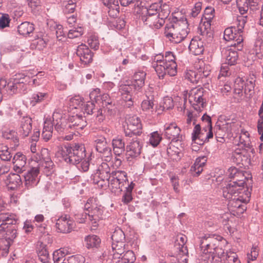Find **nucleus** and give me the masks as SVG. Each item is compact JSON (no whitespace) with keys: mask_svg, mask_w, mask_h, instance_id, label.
<instances>
[{"mask_svg":"<svg viewBox=\"0 0 263 263\" xmlns=\"http://www.w3.org/2000/svg\"><path fill=\"white\" fill-rule=\"evenodd\" d=\"M246 177H236L222 187L223 196L228 200L229 210L236 214H242L246 209V204L250 201L251 193L245 187Z\"/></svg>","mask_w":263,"mask_h":263,"instance_id":"1","label":"nucleus"},{"mask_svg":"<svg viewBox=\"0 0 263 263\" xmlns=\"http://www.w3.org/2000/svg\"><path fill=\"white\" fill-rule=\"evenodd\" d=\"M146 75L144 71L138 70L134 74L130 84L129 81H126L119 86V92L122 99L126 102L125 105L127 107L133 106V100L143 94L142 89L145 84Z\"/></svg>","mask_w":263,"mask_h":263,"instance_id":"2","label":"nucleus"},{"mask_svg":"<svg viewBox=\"0 0 263 263\" xmlns=\"http://www.w3.org/2000/svg\"><path fill=\"white\" fill-rule=\"evenodd\" d=\"M85 147L82 144H71L62 147L57 152L58 157H61L65 162L74 165L80 163V167L84 172L89 168V162L88 160H83L85 157ZM78 167H80L78 166Z\"/></svg>","mask_w":263,"mask_h":263,"instance_id":"3","label":"nucleus"},{"mask_svg":"<svg viewBox=\"0 0 263 263\" xmlns=\"http://www.w3.org/2000/svg\"><path fill=\"white\" fill-rule=\"evenodd\" d=\"M189 32L187 22L185 20L166 24L164 34L170 41L177 44L184 40Z\"/></svg>","mask_w":263,"mask_h":263,"instance_id":"4","label":"nucleus"},{"mask_svg":"<svg viewBox=\"0 0 263 263\" xmlns=\"http://www.w3.org/2000/svg\"><path fill=\"white\" fill-rule=\"evenodd\" d=\"M223 238L215 235L206 234L201 238L200 249L202 251L201 259L206 260L207 255L209 254H223V251L219 248L220 241Z\"/></svg>","mask_w":263,"mask_h":263,"instance_id":"5","label":"nucleus"},{"mask_svg":"<svg viewBox=\"0 0 263 263\" xmlns=\"http://www.w3.org/2000/svg\"><path fill=\"white\" fill-rule=\"evenodd\" d=\"M84 207L85 209L88 212V216L89 221L94 224L95 227L98 224L100 220L105 217V209L99 204L96 198H89Z\"/></svg>","mask_w":263,"mask_h":263,"instance_id":"6","label":"nucleus"},{"mask_svg":"<svg viewBox=\"0 0 263 263\" xmlns=\"http://www.w3.org/2000/svg\"><path fill=\"white\" fill-rule=\"evenodd\" d=\"M106 182L112 192L117 193L122 191L123 186L129 184L127 174L124 171H114Z\"/></svg>","mask_w":263,"mask_h":263,"instance_id":"7","label":"nucleus"},{"mask_svg":"<svg viewBox=\"0 0 263 263\" xmlns=\"http://www.w3.org/2000/svg\"><path fill=\"white\" fill-rule=\"evenodd\" d=\"M203 93V89L201 87L193 88L189 93V103L197 112L201 111L206 105Z\"/></svg>","mask_w":263,"mask_h":263,"instance_id":"8","label":"nucleus"},{"mask_svg":"<svg viewBox=\"0 0 263 263\" xmlns=\"http://www.w3.org/2000/svg\"><path fill=\"white\" fill-rule=\"evenodd\" d=\"M26 77L23 74H18L9 80L7 82L6 86L5 88L7 92L10 95H12L20 91H25L26 89V86L25 83L27 82Z\"/></svg>","mask_w":263,"mask_h":263,"instance_id":"9","label":"nucleus"},{"mask_svg":"<svg viewBox=\"0 0 263 263\" xmlns=\"http://www.w3.org/2000/svg\"><path fill=\"white\" fill-rule=\"evenodd\" d=\"M213 134L212 129H201L199 124H196L194 128L192 139V141L199 145H202L205 142L209 141V139L212 138Z\"/></svg>","mask_w":263,"mask_h":263,"instance_id":"10","label":"nucleus"},{"mask_svg":"<svg viewBox=\"0 0 263 263\" xmlns=\"http://www.w3.org/2000/svg\"><path fill=\"white\" fill-rule=\"evenodd\" d=\"M176 57L171 51L165 52L164 55V67L165 68V76L168 75L173 77L177 73V65L176 62Z\"/></svg>","mask_w":263,"mask_h":263,"instance_id":"11","label":"nucleus"},{"mask_svg":"<svg viewBox=\"0 0 263 263\" xmlns=\"http://www.w3.org/2000/svg\"><path fill=\"white\" fill-rule=\"evenodd\" d=\"M127 128L125 130V135L127 137L139 136L142 133V125L140 119L137 116H132L127 120Z\"/></svg>","mask_w":263,"mask_h":263,"instance_id":"12","label":"nucleus"},{"mask_svg":"<svg viewBox=\"0 0 263 263\" xmlns=\"http://www.w3.org/2000/svg\"><path fill=\"white\" fill-rule=\"evenodd\" d=\"M86 126V122L80 116L76 115L70 117L68 118L66 125V129H70V132L72 134H80L84 127Z\"/></svg>","mask_w":263,"mask_h":263,"instance_id":"13","label":"nucleus"},{"mask_svg":"<svg viewBox=\"0 0 263 263\" xmlns=\"http://www.w3.org/2000/svg\"><path fill=\"white\" fill-rule=\"evenodd\" d=\"M181 130L175 123L166 124L164 125V136L172 142L181 141L183 137Z\"/></svg>","mask_w":263,"mask_h":263,"instance_id":"14","label":"nucleus"},{"mask_svg":"<svg viewBox=\"0 0 263 263\" xmlns=\"http://www.w3.org/2000/svg\"><path fill=\"white\" fill-rule=\"evenodd\" d=\"M74 222L68 215L60 217L56 222V227L59 232L63 233L70 232L74 228Z\"/></svg>","mask_w":263,"mask_h":263,"instance_id":"15","label":"nucleus"},{"mask_svg":"<svg viewBox=\"0 0 263 263\" xmlns=\"http://www.w3.org/2000/svg\"><path fill=\"white\" fill-rule=\"evenodd\" d=\"M142 145L137 137L133 138L126 146V156L127 158H135L140 156Z\"/></svg>","mask_w":263,"mask_h":263,"instance_id":"16","label":"nucleus"},{"mask_svg":"<svg viewBox=\"0 0 263 263\" xmlns=\"http://www.w3.org/2000/svg\"><path fill=\"white\" fill-rule=\"evenodd\" d=\"M40 168L34 167L31 168L24 176L25 185L27 189H30L36 186L39 181L38 175Z\"/></svg>","mask_w":263,"mask_h":263,"instance_id":"17","label":"nucleus"},{"mask_svg":"<svg viewBox=\"0 0 263 263\" xmlns=\"http://www.w3.org/2000/svg\"><path fill=\"white\" fill-rule=\"evenodd\" d=\"M27 158L25 155L18 152L15 154L12 159L13 168L17 173H21L26 170Z\"/></svg>","mask_w":263,"mask_h":263,"instance_id":"18","label":"nucleus"},{"mask_svg":"<svg viewBox=\"0 0 263 263\" xmlns=\"http://www.w3.org/2000/svg\"><path fill=\"white\" fill-rule=\"evenodd\" d=\"M110 168L109 165L106 163H102L98 167L97 172L95 174V176L100 178L101 180L93 182L95 183L98 184L99 185L101 186H103V184L101 183L102 181H105L107 179H109L111 174L109 173Z\"/></svg>","mask_w":263,"mask_h":263,"instance_id":"19","label":"nucleus"},{"mask_svg":"<svg viewBox=\"0 0 263 263\" xmlns=\"http://www.w3.org/2000/svg\"><path fill=\"white\" fill-rule=\"evenodd\" d=\"M77 54L80 58L81 61L85 64L92 61V53L85 45L81 44L78 47Z\"/></svg>","mask_w":263,"mask_h":263,"instance_id":"20","label":"nucleus"},{"mask_svg":"<svg viewBox=\"0 0 263 263\" xmlns=\"http://www.w3.org/2000/svg\"><path fill=\"white\" fill-rule=\"evenodd\" d=\"M164 55L157 54L153 58L152 66L155 69L159 78L163 79L165 76Z\"/></svg>","mask_w":263,"mask_h":263,"instance_id":"21","label":"nucleus"},{"mask_svg":"<svg viewBox=\"0 0 263 263\" xmlns=\"http://www.w3.org/2000/svg\"><path fill=\"white\" fill-rule=\"evenodd\" d=\"M96 150L100 153H102L107 159H110L111 155V149L107 144L106 139L104 137H101L97 139L96 141Z\"/></svg>","mask_w":263,"mask_h":263,"instance_id":"22","label":"nucleus"},{"mask_svg":"<svg viewBox=\"0 0 263 263\" xmlns=\"http://www.w3.org/2000/svg\"><path fill=\"white\" fill-rule=\"evenodd\" d=\"M5 182L7 187L11 190L17 189L22 184L21 176L15 173L8 175Z\"/></svg>","mask_w":263,"mask_h":263,"instance_id":"23","label":"nucleus"},{"mask_svg":"<svg viewBox=\"0 0 263 263\" xmlns=\"http://www.w3.org/2000/svg\"><path fill=\"white\" fill-rule=\"evenodd\" d=\"M236 48H228L226 49L224 51H223V58L225 59V64L234 65L237 63L238 55L235 50Z\"/></svg>","mask_w":263,"mask_h":263,"instance_id":"24","label":"nucleus"},{"mask_svg":"<svg viewBox=\"0 0 263 263\" xmlns=\"http://www.w3.org/2000/svg\"><path fill=\"white\" fill-rule=\"evenodd\" d=\"M66 253L64 249H60L55 251L53 253V260L54 263H73L77 258L76 256H72L68 259L65 258Z\"/></svg>","mask_w":263,"mask_h":263,"instance_id":"25","label":"nucleus"},{"mask_svg":"<svg viewBox=\"0 0 263 263\" xmlns=\"http://www.w3.org/2000/svg\"><path fill=\"white\" fill-rule=\"evenodd\" d=\"M189 50L194 55H200L203 52V42L201 39L195 37L190 42Z\"/></svg>","mask_w":263,"mask_h":263,"instance_id":"26","label":"nucleus"},{"mask_svg":"<svg viewBox=\"0 0 263 263\" xmlns=\"http://www.w3.org/2000/svg\"><path fill=\"white\" fill-rule=\"evenodd\" d=\"M143 21L150 27L158 29L165 23V21L160 18L159 15L142 16Z\"/></svg>","mask_w":263,"mask_h":263,"instance_id":"27","label":"nucleus"},{"mask_svg":"<svg viewBox=\"0 0 263 263\" xmlns=\"http://www.w3.org/2000/svg\"><path fill=\"white\" fill-rule=\"evenodd\" d=\"M211 21L204 20L203 18L201 19V24L199 29L200 34L203 39L211 40L213 37V32L211 28Z\"/></svg>","mask_w":263,"mask_h":263,"instance_id":"28","label":"nucleus"},{"mask_svg":"<svg viewBox=\"0 0 263 263\" xmlns=\"http://www.w3.org/2000/svg\"><path fill=\"white\" fill-rule=\"evenodd\" d=\"M32 130V119L26 116L22 118L21 121V125L19 133L24 137H27Z\"/></svg>","mask_w":263,"mask_h":263,"instance_id":"29","label":"nucleus"},{"mask_svg":"<svg viewBox=\"0 0 263 263\" xmlns=\"http://www.w3.org/2000/svg\"><path fill=\"white\" fill-rule=\"evenodd\" d=\"M206 162L205 157H198L191 168V172L193 176H198L203 171V168Z\"/></svg>","mask_w":263,"mask_h":263,"instance_id":"30","label":"nucleus"},{"mask_svg":"<svg viewBox=\"0 0 263 263\" xmlns=\"http://www.w3.org/2000/svg\"><path fill=\"white\" fill-rule=\"evenodd\" d=\"M53 131V124L50 119L46 118L44 121V124L42 133V137L45 141H48L52 137Z\"/></svg>","mask_w":263,"mask_h":263,"instance_id":"31","label":"nucleus"},{"mask_svg":"<svg viewBox=\"0 0 263 263\" xmlns=\"http://www.w3.org/2000/svg\"><path fill=\"white\" fill-rule=\"evenodd\" d=\"M86 247L88 249L97 248L101 243V239L97 235H88L85 237Z\"/></svg>","mask_w":263,"mask_h":263,"instance_id":"32","label":"nucleus"},{"mask_svg":"<svg viewBox=\"0 0 263 263\" xmlns=\"http://www.w3.org/2000/svg\"><path fill=\"white\" fill-rule=\"evenodd\" d=\"M113 151L117 156H120L125 151V143L121 138L114 139L112 141Z\"/></svg>","mask_w":263,"mask_h":263,"instance_id":"33","label":"nucleus"},{"mask_svg":"<svg viewBox=\"0 0 263 263\" xmlns=\"http://www.w3.org/2000/svg\"><path fill=\"white\" fill-rule=\"evenodd\" d=\"M125 245L124 242L112 243V256L114 258H121V256L125 252Z\"/></svg>","mask_w":263,"mask_h":263,"instance_id":"34","label":"nucleus"},{"mask_svg":"<svg viewBox=\"0 0 263 263\" xmlns=\"http://www.w3.org/2000/svg\"><path fill=\"white\" fill-rule=\"evenodd\" d=\"M34 29V25L28 22L22 23L17 27L18 33L23 35H27L31 33Z\"/></svg>","mask_w":263,"mask_h":263,"instance_id":"35","label":"nucleus"},{"mask_svg":"<svg viewBox=\"0 0 263 263\" xmlns=\"http://www.w3.org/2000/svg\"><path fill=\"white\" fill-rule=\"evenodd\" d=\"M2 136L6 139L11 140L13 142L14 147L17 146L19 144L17 133L10 129H6L2 131Z\"/></svg>","mask_w":263,"mask_h":263,"instance_id":"36","label":"nucleus"},{"mask_svg":"<svg viewBox=\"0 0 263 263\" xmlns=\"http://www.w3.org/2000/svg\"><path fill=\"white\" fill-rule=\"evenodd\" d=\"M41 168H44V173L49 176L54 172V164L50 158H44Z\"/></svg>","mask_w":263,"mask_h":263,"instance_id":"37","label":"nucleus"},{"mask_svg":"<svg viewBox=\"0 0 263 263\" xmlns=\"http://www.w3.org/2000/svg\"><path fill=\"white\" fill-rule=\"evenodd\" d=\"M239 31H236L233 32L234 39H232L234 43L231 44V46L236 47L237 50H241L243 45L242 42L243 41V33H239Z\"/></svg>","mask_w":263,"mask_h":263,"instance_id":"38","label":"nucleus"},{"mask_svg":"<svg viewBox=\"0 0 263 263\" xmlns=\"http://www.w3.org/2000/svg\"><path fill=\"white\" fill-rule=\"evenodd\" d=\"M187 241V237L183 234L178 235L176 238V244L178 245V249L183 254H187L188 253L187 247L185 245Z\"/></svg>","mask_w":263,"mask_h":263,"instance_id":"39","label":"nucleus"},{"mask_svg":"<svg viewBox=\"0 0 263 263\" xmlns=\"http://www.w3.org/2000/svg\"><path fill=\"white\" fill-rule=\"evenodd\" d=\"M2 222L3 223V227L6 225H15L18 221V219L16 218V215L9 214L8 213H2L1 214Z\"/></svg>","mask_w":263,"mask_h":263,"instance_id":"40","label":"nucleus"},{"mask_svg":"<svg viewBox=\"0 0 263 263\" xmlns=\"http://www.w3.org/2000/svg\"><path fill=\"white\" fill-rule=\"evenodd\" d=\"M239 143L245 148H250L251 147V142L250 139L249 133L245 130H241V133L239 137Z\"/></svg>","mask_w":263,"mask_h":263,"instance_id":"41","label":"nucleus"},{"mask_svg":"<svg viewBox=\"0 0 263 263\" xmlns=\"http://www.w3.org/2000/svg\"><path fill=\"white\" fill-rule=\"evenodd\" d=\"M206 261L208 263H222V259H226V253L223 252V254H219L215 253L209 254L207 255Z\"/></svg>","mask_w":263,"mask_h":263,"instance_id":"42","label":"nucleus"},{"mask_svg":"<svg viewBox=\"0 0 263 263\" xmlns=\"http://www.w3.org/2000/svg\"><path fill=\"white\" fill-rule=\"evenodd\" d=\"M184 78L188 81L192 83H197L200 79V76L198 73V71L189 70H186L185 72Z\"/></svg>","mask_w":263,"mask_h":263,"instance_id":"43","label":"nucleus"},{"mask_svg":"<svg viewBox=\"0 0 263 263\" xmlns=\"http://www.w3.org/2000/svg\"><path fill=\"white\" fill-rule=\"evenodd\" d=\"M121 260L118 263H133L136 260V257L133 251L128 250L121 256Z\"/></svg>","mask_w":263,"mask_h":263,"instance_id":"44","label":"nucleus"},{"mask_svg":"<svg viewBox=\"0 0 263 263\" xmlns=\"http://www.w3.org/2000/svg\"><path fill=\"white\" fill-rule=\"evenodd\" d=\"M142 109L146 112H153L154 108V103L153 98L152 97H147V99L144 100L141 103Z\"/></svg>","mask_w":263,"mask_h":263,"instance_id":"45","label":"nucleus"},{"mask_svg":"<svg viewBox=\"0 0 263 263\" xmlns=\"http://www.w3.org/2000/svg\"><path fill=\"white\" fill-rule=\"evenodd\" d=\"M12 157L10 148L6 145L0 144V158L2 160L9 161Z\"/></svg>","mask_w":263,"mask_h":263,"instance_id":"46","label":"nucleus"},{"mask_svg":"<svg viewBox=\"0 0 263 263\" xmlns=\"http://www.w3.org/2000/svg\"><path fill=\"white\" fill-rule=\"evenodd\" d=\"M134 188V184L131 182L130 184H128V186L126 187V192L124 194L122 198V201L124 204H128L133 199L132 192Z\"/></svg>","mask_w":263,"mask_h":263,"instance_id":"47","label":"nucleus"},{"mask_svg":"<svg viewBox=\"0 0 263 263\" xmlns=\"http://www.w3.org/2000/svg\"><path fill=\"white\" fill-rule=\"evenodd\" d=\"M39 259L43 263L49 261V253L44 245L42 243L38 251Z\"/></svg>","mask_w":263,"mask_h":263,"instance_id":"48","label":"nucleus"},{"mask_svg":"<svg viewBox=\"0 0 263 263\" xmlns=\"http://www.w3.org/2000/svg\"><path fill=\"white\" fill-rule=\"evenodd\" d=\"M76 1L73 0H68L67 2L64 3L63 8V12L65 14L72 13L74 12L76 9Z\"/></svg>","mask_w":263,"mask_h":263,"instance_id":"49","label":"nucleus"},{"mask_svg":"<svg viewBox=\"0 0 263 263\" xmlns=\"http://www.w3.org/2000/svg\"><path fill=\"white\" fill-rule=\"evenodd\" d=\"M112 242L120 243L124 242L125 235L123 232L120 229L116 230L111 236Z\"/></svg>","mask_w":263,"mask_h":263,"instance_id":"50","label":"nucleus"},{"mask_svg":"<svg viewBox=\"0 0 263 263\" xmlns=\"http://www.w3.org/2000/svg\"><path fill=\"white\" fill-rule=\"evenodd\" d=\"M161 140V136L158 132H154L150 134L149 143L153 147H156L160 143Z\"/></svg>","mask_w":263,"mask_h":263,"instance_id":"51","label":"nucleus"},{"mask_svg":"<svg viewBox=\"0 0 263 263\" xmlns=\"http://www.w3.org/2000/svg\"><path fill=\"white\" fill-rule=\"evenodd\" d=\"M46 96V93L41 92H38L36 93L33 94L30 98V104L32 106H34L37 103L43 101Z\"/></svg>","mask_w":263,"mask_h":263,"instance_id":"52","label":"nucleus"},{"mask_svg":"<svg viewBox=\"0 0 263 263\" xmlns=\"http://www.w3.org/2000/svg\"><path fill=\"white\" fill-rule=\"evenodd\" d=\"M226 260L227 263H241L236 253L231 251L226 253Z\"/></svg>","mask_w":263,"mask_h":263,"instance_id":"53","label":"nucleus"},{"mask_svg":"<svg viewBox=\"0 0 263 263\" xmlns=\"http://www.w3.org/2000/svg\"><path fill=\"white\" fill-rule=\"evenodd\" d=\"M227 175L229 178L233 179V180L236 178V177L243 178L242 172L238 170V169L235 167H230L227 172Z\"/></svg>","mask_w":263,"mask_h":263,"instance_id":"54","label":"nucleus"},{"mask_svg":"<svg viewBox=\"0 0 263 263\" xmlns=\"http://www.w3.org/2000/svg\"><path fill=\"white\" fill-rule=\"evenodd\" d=\"M197 71L200 76V78H206L210 74V66L209 65H205L204 63H202Z\"/></svg>","mask_w":263,"mask_h":263,"instance_id":"55","label":"nucleus"},{"mask_svg":"<svg viewBox=\"0 0 263 263\" xmlns=\"http://www.w3.org/2000/svg\"><path fill=\"white\" fill-rule=\"evenodd\" d=\"M247 16H239L237 18L236 30L239 31V33H243V29L247 22Z\"/></svg>","mask_w":263,"mask_h":263,"instance_id":"56","label":"nucleus"},{"mask_svg":"<svg viewBox=\"0 0 263 263\" xmlns=\"http://www.w3.org/2000/svg\"><path fill=\"white\" fill-rule=\"evenodd\" d=\"M254 50L258 57L261 58L263 55V40L261 39L256 41Z\"/></svg>","mask_w":263,"mask_h":263,"instance_id":"57","label":"nucleus"},{"mask_svg":"<svg viewBox=\"0 0 263 263\" xmlns=\"http://www.w3.org/2000/svg\"><path fill=\"white\" fill-rule=\"evenodd\" d=\"M222 125V130L225 131L226 133H231L233 131L235 130V128H236L238 125V124H236L235 122H226L225 123H220Z\"/></svg>","mask_w":263,"mask_h":263,"instance_id":"58","label":"nucleus"},{"mask_svg":"<svg viewBox=\"0 0 263 263\" xmlns=\"http://www.w3.org/2000/svg\"><path fill=\"white\" fill-rule=\"evenodd\" d=\"M237 6L241 14L246 13L249 9L248 0H237Z\"/></svg>","mask_w":263,"mask_h":263,"instance_id":"59","label":"nucleus"},{"mask_svg":"<svg viewBox=\"0 0 263 263\" xmlns=\"http://www.w3.org/2000/svg\"><path fill=\"white\" fill-rule=\"evenodd\" d=\"M170 13V11L168 6L167 5H163V6H161L160 9H159L158 15H159L160 18L165 21V19L169 15Z\"/></svg>","mask_w":263,"mask_h":263,"instance_id":"60","label":"nucleus"},{"mask_svg":"<svg viewBox=\"0 0 263 263\" xmlns=\"http://www.w3.org/2000/svg\"><path fill=\"white\" fill-rule=\"evenodd\" d=\"M236 28L235 27H231L226 28L223 33V39L227 41H231L232 39H234L233 32L236 31Z\"/></svg>","mask_w":263,"mask_h":263,"instance_id":"61","label":"nucleus"},{"mask_svg":"<svg viewBox=\"0 0 263 263\" xmlns=\"http://www.w3.org/2000/svg\"><path fill=\"white\" fill-rule=\"evenodd\" d=\"M87 42L91 48L94 49L95 50L99 49L100 44L98 36L95 35L90 36L88 39Z\"/></svg>","mask_w":263,"mask_h":263,"instance_id":"62","label":"nucleus"},{"mask_svg":"<svg viewBox=\"0 0 263 263\" xmlns=\"http://www.w3.org/2000/svg\"><path fill=\"white\" fill-rule=\"evenodd\" d=\"M214 12L215 10L214 8L212 7H206L204 11L202 18H203L204 20L212 21L214 17Z\"/></svg>","mask_w":263,"mask_h":263,"instance_id":"63","label":"nucleus"},{"mask_svg":"<svg viewBox=\"0 0 263 263\" xmlns=\"http://www.w3.org/2000/svg\"><path fill=\"white\" fill-rule=\"evenodd\" d=\"M83 98L80 96H75L70 100V105L77 108L83 105Z\"/></svg>","mask_w":263,"mask_h":263,"instance_id":"64","label":"nucleus"}]
</instances>
